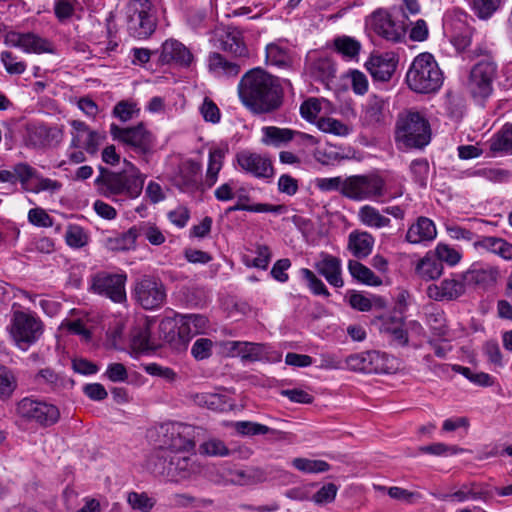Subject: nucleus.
<instances>
[{"label": "nucleus", "mask_w": 512, "mask_h": 512, "mask_svg": "<svg viewBox=\"0 0 512 512\" xmlns=\"http://www.w3.org/2000/svg\"><path fill=\"white\" fill-rule=\"evenodd\" d=\"M299 273L306 281L308 288L314 295H321L326 298L330 296V292L323 281L319 279L313 271L308 268H301Z\"/></svg>", "instance_id": "obj_56"}, {"label": "nucleus", "mask_w": 512, "mask_h": 512, "mask_svg": "<svg viewBox=\"0 0 512 512\" xmlns=\"http://www.w3.org/2000/svg\"><path fill=\"white\" fill-rule=\"evenodd\" d=\"M71 130L72 148H83L88 154L95 155L101 143L105 140V135L96 130H92L85 122L80 120H71L69 122Z\"/></svg>", "instance_id": "obj_16"}, {"label": "nucleus", "mask_w": 512, "mask_h": 512, "mask_svg": "<svg viewBox=\"0 0 512 512\" xmlns=\"http://www.w3.org/2000/svg\"><path fill=\"white\" fill-rule=\"evenodd\" d=\"M133 294L137 303L146 310L161 307L166 299L163 283L150 276H144L135 282Z\"/></svg>", "instance_id": "obj_14"}, {"label": "nucleus", "mask_w": 512, "mask_h": 512, "mask_svg": "<svg viewBox=\"0 0 512 512\" xmlns=\"http://www.w3.org/2000/svg\"><path fill=\"white\" fill-rule=\"evenodd\" d=\"M60 328L70 334L80 336L85 341H89L91 338V332L83 319H65L62 321Z\"/></svg>", "instance_id": "obj_61"}, {"label": "nucleus", "mask_w": 512, "mask_h": 512, "mask_svg": "<svg viewBox=\"0 0 512 512\" xmlns=\"http://www.w3.org/2000/svg\"><path fill=\"white\" fill-rule=\"evenodd\" d=\"M410 172L413 180L421 188H426L430 175V167L428 160L425 158L415 159L410 164Z\"/></svg>", "instance_id": "obj_51"}, {"label": "nucleus", "mask_w": 512, "mask_h": 512, "mask_svg": "<svg viewBox=\"0 0 512 512\" xmlns=\"http://www.w3.org/2000/svg\"><path fill=\"white\" fill-rule=\"evenodd\" d=\"M127 502L133 510L140 512H150L156 504L155 498L148 496L145 492L135 491L127 494Z\"/></svg>", "instance_id": "obj_52"}, {"label": "nucleus", "mask_w": 512, "mask_h": 512, "mask_svg": "<svg viewBox=\"0 0 512 512\" xmlns=\"http://www.w3.org/2000/svg\"><path fill=\"white\" fill-rule=\"evenodd\" d=\"M238 201L235 205L229 207L227 209V213L233 212V211H248V212H255V213H275L280 214L285 210V206L283 205H272L268 203H258L254 205H248L247 202H249V196L245 194L239 193L237 195Z\"/></svg>", "instance_id": "obj_33"}, {"label": "nucleus", "mask_w": 512, "mask_h": 512, "mask_svg": "<svg viewBox=\"0 0 512 512\" xmlns=\"http://www.w3.org/2000/svg\"><path fill=\"white\" fill-rule=\"evenodd\" d=\"M16 413L23 420L34 422L42 427L52 426L60 418L57 406L31 397H25L17 403Z\"/></svg>", "instance_id": "obj_10"}, {"label": "nucleus", "mask_w": 512, "mask_h": 512, "mask_svg": "<svg viewBox=\"0 0 512 512\" xmlns=\"http://www.w3.org/2000/svg\"><path fill=\"white\" fill-rule=\"evenodd\" d=\"M443 80V73L438 63L434 56L427 52L415 57L406 75L409 88L422 94L438 91Z\"/></svg>", "instance_id": "obj_4"}, {"label": "nucleus", "mask_w": 512, "mask_h": 512, "mask_svg": "<svg viewBox=\"0 0 512 512\" xmlns=\"http://www.w3.org/2000/svg\"><path fill=\"white\" fill-rule=\"evenodd\" d=\"M242 103L256 114L270 113L282 104V88L278 78L260 68L247 72L238 85Z\"/></svg>", "instance_id": "obj_1"}, {"label": "nucleus", "mask_w": 512, "mask_h": 512, "mask_svg": "<svg viewBox=\"0 0 512 512\" xmlns=\"http://www.w3.org/2000/svg\"><path fill=\"white\" fill-rule=\"evenodd\" d=\"M110 134L114 140L131 147L139 154L145 155L153 150L155 137L143 123L131 127H119L112 123Z\"/></svg>", "instance_id": "obj_12"}, {"label": "nucleus", "mask_w": 512, "mask_h": 512, "mask_svg": "<svg viewBox=\"0 0 512 512\" xmlns=\"http://www.w3.org/2000/svg\"><path fill=\"white\" fill-rule=\"evenodd\" d=\"M202 166L199 162L188 160L179 169L176 185L183 192H195L201 187Z\"/></svg>", "instance_id": "obj_22"}, {"label": "nucleus", "mask_w": 512, "mask_h": 512, "mask_svg": "<svg viewBox=\"0 0 512 512\" xmlns=\"http://www.w3.org/2000/svg\"><path fill=\"white\" fill-rule=\"evenodd\" d=\"M15 183L20 182L24 191L30 192L32 187L30 181L38 177V171L27 163H17L13 166Z\"/></svg>", "instance_id": "obj_48"}, {"label": "nucleus", "mask_w": 512, "mask_h": 512, "mask_svg": "<svg viewBox=\"0 0 512 512\" xmlns=\"http://www.w3.org/2000/svg\"><path fill=\"white\" fill-rule=\"evenodd\" d=\"M291 464L295 469L306 474L323 473L330 469L329 463L324 460H314L303 457L294 458Z\"/></svg>", "instance_id": "obj_46"}, {"label": "nucleus", "mask_w": 512, "mask_h": 512, "mask_svg": "<svg viewBox=\"0 0 512 512\" xmlns=\"http://www.w3.org/2000/svg\"><path fill=\"white\" fill-rule=\"evenodd\" d=\"M33 381L45 391H55L64 385V379L51 368L39 370Z\"/></svg>", "instance_id": "obj_43"}, {"label": "nucleus", "mask_w": 512, "mask_h": 512, "mask_svg": "<svg viewBox=\"0 0 512 512\" xmlns=\"http://www.w3.org/2000/svg\"><path fill=\"white\" fill-rule=\"evenodd\" d=\"M266 472L258 467L238 469L231 472V481L240 486L256 485L267 481Z\"/></svg>", "instance_id": "obj_37"}, {"label": "nucleus", "mask_w": 512, "mask_h": 512, "mask_svg": "<svg viewBox=\"0 0 512 512\" xmlns=\"http://www.w3.org/2000/svg\"><path fill=\"white\" fill-rule=\"evenodd\" d=\"M262 142L266 145L279 146L294 139L295 131L288 128L267 126L262 128Z\"/></svg>", "instance_id": "obj_42"}, {"label": "nucleus", "mask_w": 512, "mask_h": 512, "mask_svg": "<svg viewBox=\"0 0 512 512\" xmlns=\"http://www.w3.org/2000/svg\"><path fill=\"white\" fill-rule=\"evenodd\" d=\"M126 281L127 275L125 273L100 271L91 277L90 289L115 303H123L127 300Z\"/></svg>", "instance_id": "obj_13"}, {"label": "nucleus", "mask_w": 512, "mask_h": 512, "mask_svg": "<svg viewBox=\"0 0 512 512\" xmlns=\"http://www.w3.org/2000/svg\"><path fill=\"white\" fill-rule=\"evenodd\" d=\"M194 401L199 406L218 412H223L231 408V404L227 402L225 396L215 393L196 394Z\"/></svg>", "instance_id": "obj_44"}, {"label": "nucleus", "mask_w": 512, "mask_h": 512, "mask_svg": "<svg viewBox=\"0 0 512 512\" xmlns=\"http://www.w3.org/2000/svg\"><path fill=\"white\" fill-rule=\"evenodd\" d=\"M219 47L224 52L230 53L236 58L248 56V49L243 41L242 33L233 27H228L219 36Z\"/></svg>", "instance_id": "obj_24"}, {"label": "nucleus", "mask_w": 512, "mask_h": 512, "mask_svg": "<svg viewBox=\"0 0 512 512\" xmlns=\"http://www.w3.org/2000/svg\"><path fill=\"white\" fill-rule=\"evenodd\" d=\"M240 355L242 361H261L267 357L268 347L265 344L242 341Z\"/></svg>", "instance_id": "obj_47"}, {"label": "nucleus", "mask_w": 512, "mask_h": 512, "mask_svg": "<svg viewBox=\"0 0 512 512\" xmlns=\"http://www.w3.org/2000/svg\"><path fill=\"white\" fill-rule=\"evenodd\" d=\"M314 268L330 285L336 288L343 287L342 263L339 258L329 253L321 252L319 260L314 263Z\"/></svg>", "instance_id": "obj_20"}, {"label": "nucleus", "mask_w": 512, "mask_h": 512, "mask_svg": "<svg viewBox=\"0 0 512 512\" xmlns=\"http://www.w3.org/2000/svg\"><path fill=\"white\" fill-rule=\"evenodd\" d=\"M416 273L426 281L434 280L442 275L443 265L436 257L426 255L417 263Z\"/></svg>", "instance_id": "obj_40"}, {"label": "nucleus", "mask_w": 512, "mask_h": 512, "mask_svg": "<svg viewBox=\"0 0 512 512\" xmlns=\"http://www.w3.org/2000/svg\"><path fill=\"white\" fill-rule=\"evenodd\" d=\"M371 27L383 39L397 43L404 39L408 23L400 18L396 7H393L390 11L384 9L375 11L371 16Z\"/></svg>", "instance_id": "obj_11"}, {"label": "nucleus", "mask_w": 512, "mask_h": 512, "mask_svg": "<svg viewBox=\"0 0 512 512\" xmlns=\"http://www.w3.org/2000/svg\"><path fill=\"white\" fill-rule=\"evenodd\" d=\"M367 374H387L394 370L393 359L378 351H366Z\"/></svg>", "instance_id": "obj_38"}, {"label": "nucleus", "mask_w": 512, "mask_h": 512, "mask_svg": "<svg viewBox=\"0 0 512 512\" xmlns=\"http://www.w3.org/2000/svg\"><path fill=\"white\" fill-rule=\"evenodd\" d=\"M160 61L162 63L176 62L189 66L193 60L191 52L179 41L169 39L162 44Z\"/></svg>", "instance_id": "obj_26"}, {"label": "nucleus", "mask_w": 512, "mask_h": 512, "mask_svg": "<svg viewBox=\"0 0 512 512\" xmlns=\"http://www.w3.org/2000/svg\"><path fill=\"white\" fill-rule=\"evenodd\" d=\"M386 102L383 98L372 95L363 106L362 120L367 125H375L384 119Z\"/></svg>", "instance_id": "obj_31"}, {"label": "nucleus", "mask_w": 512, "mask_h": 512, "mask_svg": "<svg viewBox=\"0 0 512 512\" xmlns=\"http://www.w3.org/2000/svg\"><path fill=\"white\" fill-rule=\"evenodd\" d=\"M471 9L481 19L490 18L500 7L501 0H467Z\"/></svg>", "instance_id": "obj_54"}, {"label": "nucleus", "mask_w": 512, "mask_h": 512, "mask_svg": "<svg viewBox=\"0 0 512 512\" xmlns=\"http://www.w3.org/2000/svg\"><path fill=\"white\" fill-rule=\"evenodd\" d=\"M496 74L497 65L490 58L478 61L471 68L466 88L477 102H483L492 94Z\"/></svg>", "instance_id": "obj_9"}, {"label": "nucleus", "mask_w": 512, "mask_h": 512, "mask_svg": "<svg viewBox=\"0 0 512 512\" xmlns=\"http://www.w3.org/2000/svg\"><path fill=\"white\" fill-rule=\"evenodd\" d=\"M490 150L495 154H512V124L506 123L490 139Z\"/></svg>", "instance_id": "obj_36"}, {"label": "nucleus", "mask_w": 512, "mask_h": 512, "mask_svg": "<svg viewBox=\"0 0 512 512\" xmlns=\"http://www.w3.org/2000/svg\"><path fill=\"white\" fill-rule=\"evenodd\" d=\"M128 167L122 172H111L101 168L100 175L94 181L98 193L116 202L117 196H125L127 199L138 198L142 193L146 176L132 163H128Z\"/></svg>", "instance_id": "obj_2"}, {"label": "nucleus", "mask_w": 512, "mask_h": 512, "mask_svg": "<svg viewBox=\"0 0 512 512\" xmlns=\"http://www.w3.org/2000/svg\"><path fill=\"white\" fill-rule=\"evenodd\" d=\"M346 177L316 178L315 186L322 192L337 191L343 197L345 193Z\"/></svg>", "instance_id": "obj_58"}, {"label": "nucleus", "mask_w": 512, "mask_h": 512, "mask_svg": "<svg viewBox=\"0 0 512 512\" xmlns=\"http://www.w3.org/2000/svg\"><path fill=\"white\" fill-rule=\"evenodd\" d=\"M17 387L14 373L5 366H0V399H9Z\"/></svg>", "instance_id": "obj_53"}, {"label": "nucleus", "mask_w": 512, "mask_h": 512, "mask_svg": "<svg viewBox=\"0 0 512 512\" xmlns=\"http://www.w3.org/2000/svg\"><path fill=\"white\" fill-rule=\"evenodd\" d=\"M5 42L12 47H16L25 53H52L53 47L49 40L32 32L20 33L10 31L5 35Z\"/></svg>", "instance_id": "obj_17"}, {"label": "nucleus", "mask_w": 512, "mask_h": 512, "mask_svg": "<svg viewBox=\"0 0 512 512\" xmlns=\"http://www.w3.org/2000/svg\"><path fill=\"white\" fill-rule=\"evenodd\" d=\"M156 9L150 0H130L126 6V29L135 39H147L156 30Z\"/></svg>", "instance_id": "obj_7"}, {"label": "nucleus", "mask_w": 512, "mask_h": 512, "mask_svg": "<svg viewBox=\"0 0 512 512\" xmlns=\"http://www.w3.org/2000/svg\"><path fill=\"white\" fill-rule=\"evenodd\" d=\"M397 67V61L389 54L372 55L366 62V68L377 81H388Z\"/></svg>", "instance_id": "obj_23"}, {"label": "nucleus", "mask_w": 512, "mask_h": 512, "mask_svg": "<svg viewBox=\"0 0 512 512\" xmlns=\"http://www.w3.org/2000/svg\"><path fill=\"white\" fill-rule=\"evenodd\" d=\"M208 320L205 316L199 314L180 315L176 320L164 319L160 323V328L177 327L179 338L187 343L195 335L203 333L207 328Z\"/></svg>", "instance_id": "obj_15"}, {"label": "nucleus", "mask_w": 512, "mask_h": 512, "mask_svg": "<svg viewBox=\"0 0 512 512\" xmlns=\"http://www.w3.org/2000/svg\"><path fill=\"white\" fill-rule=\"evenodd\" d=\"M337 492L338 487L334 483H327L312 496L311 500L318 505L328 504L335 500Z\"/></svg>", "instance_id": "obj_64"}, {"label": "nucleus", "mask_w": 512, "mask_h": 512, "mask_svg": "<svg viewBox=\"0 0 512 512\" xmlns=\"http://www.w3.org/2000/svg\"><path fill=\"white\" fill-rule=\"evenodd\" d=\"M436 259L446 262L450 266H454L461 260V253L447 244L439 243L435 248Z\"/></svg>", "instance_id": "obj_62"}, {"label": "nucleus", "mask_w": 512, "mask_h": 512, "mask_svg": "<svg viewBox=\"0 0 512 512\" xmlns=\"http://www.w3.org/2000/svg\"><path fill=\"white\" fill-rule=\"evenodd\" d=\"M380 331L387 334L398 345L405 346L408 344V333L404 329L402 319L389 317L382 321Z\"/></svg>", "instance_id": "obj_39"}, {"label": "nucleus", "mask_w": 512, "mask_h": 512, "mask_svg": "<svg viewBox=\"0 0 512 512\" xmlns=\"http://www.w3.org/2000/svg\"><path fill=\"white\" fill-rule=\"evenodd\" d=\"M437 230L434 222L427 217H419L406 233V240L411 244H423L436 238Z\"/></svg>", "instance_id": "obj_25"}, {"label": "nucleus", "mask_w": 512, "mask_h": 512, "mask_svg": "<svg viewBox=\"0 0 512 512\" xmlns=\"http://www.w3.org/2000/svg\"><path fill=\"white\" fill-rule=\"evenodd\" d=\"M348 270L354 279L363 284L369 286H379L382 284L380 277L375 275L370 268L356 260H350L348 262Z\"/></svg>", "instance_id": "obj_41"}, {"label": "nucleus", "mask_w": 512, "mask_h": 512, "mask_svg": "<svg viewBox=\"0 0 512 512\" xmlns=\"http://www.w3.org/2000/svg\"><path fill=\"white\" fill-rule=\"evenodd\" d=\"M227 153V145H220L210 149L208 157V166L204 181V185L207 188H211L216 184L218 180V174L223 167L224 159Z\"/></svg>", "instance_id": "obj_28"}, {"label": "nucleus", "mask_w": 512, "mask_h": 512, "mask_svg": "<svg viewBox=\"0 0 512 512\" xmlns=\"http://www.w3.org/2000/svg\"><path fill=\"white\" fill-rule=\"evenodd\" d=\"M234 429L243 436L264 435L272 431L266 425L251 421H237L234 423Z\"/></svg>", "instance_id": "obj_59"}, {"label": "nucleus", "mask_w": 512, "mask_h": 512, "mask_svg": "<svg viewBox=\"0 0 512 512\" xmlns=\"http://www.w3.org/2000/svg\"><path fill=\"white\" fill-rule=\"evenodd\" d=\"M210 71L217 77H235L240 72V63L227 60L222 54L214 52L209 55Z\"/></svg>", "instance_id": "obj_29"}, {"label": "nucleus", "mask_w": 512, "mask_h": 512, "mask_svg": "<svg viewBox=\"0 0 512 512\" xmlns=\"http://www.w3.org/2000/svg\"><path fill=\"white\" fill-rule=\"evenodd\" d=\"M7 330L14 345L22 351H27L41 338L44 325L35 313L14 310Z\"/></svg>", "instance_id": "obj_6"}, {"label": "nucleus", "mask_w": 512, "mask_h": 512, "mask_svg": "<svg viewBox=\"0 0 512 512\" xmlns=\"http://www.w3.org/2000/svg\"><path fill=\"white\" fill-rule=\"evenodd\" d=\"M477 247L492 252L507 261H512V244L503 238L486 236L475 243Z\"/></svg>", "instance_id": "obj_34"}, {"label": "nucleus", "mask_w": 512, "mask_h": 512, "mask_svg": "<svg viewBox=\"0 0 512 512\" xmlns=\"http://www.w3.org/2000/svg\"><path fill=\"white\" fill-rule=\"evenodd\" d=\"M236 160L243 171L256 178H270L274 174L272 163L265 155L242 151L237 154Z\"/></svg>", "instance_id": "obj_19"}, {"label": "nucleus", "mask_w": 512, "mask_h": 512, "mask_svg": "<svg viewBox=\"0 0 512 512\" xmlns=\"http://www.w3.org/2000/svg\"><path fill=\"white\" fill-rule=\"evenodd\" d=\"M319 130L324 133H330L336 136H346L349 134V128L340 120L331 117H321L316 123Z\"/></svg>", "instance_id": "obj_55"}, {"label": "nucleus", "mask_w": 512, "mask_h": 512, "mask_svg": "<svg viewBox=\"0 0 512 512\" xmlns=\"http://www.w3.org/2000/svg\"><path fill=\"white\" fill-rule=\"evenodd\" d=\"M430 140V125L422 114L412 111L399 114L395 128V142L399 148L421 149Z\"/></svg>", "instance_id": "obj_5"}, {"label": "nucleus", "mask_w": 512, "mask_h": 512, "mask_svg": "<svg viewBox=\"0 0 512 512\" xmlns=\"http://www.w3.org/2000/svg\"><path fill=\"white\" fill-rule=\"evenodd\" d=\"M53 11L60 23H68L74 18L79 19L83 8L78 0H54Z\"/></svg>", "instance_id": "obj_35"}, {"label": "nucleus", "mask_w": 512, "mask_h": 512, "mask_svg": "<svg viewBox=\"0 0 512 512\" xmlns=\"http://www.w3.org/2000/svg\"><path fill=\"white\" fill-rule=\"evenodd\" d=\"M65 241L71 248L79 249L89 242V234L79 225H69L65 231Z\"/></svg>", "instance_id": "obj_50"}, {"label": "nucleus", "mask_w": 512, "mask_h": 512, "mask_svg": "<svg viewBox=\"0 0 512 512\" xmlns=\"http://www.w3.org/2000/svg\"><path fill=\"white\" fill-rule=\"evenodd\" d=\"M418 451L423 454H431L435 456H448L462 453L464 449L456 445H447L444 443H433L426 446H420Z\"/></svg>", "instance_id": "obj_60"}, {"label": "nucleus", "mask_w": 512, "mask_h": 512, "mask_svg": "<svg viewBox=\"0 0 512 512\" xmlns=\"http://www.w3.org/2000/svg\"><path fill=\"white\" fill-rule=\"evenodd\" d=\"M314 74L320 81L328 84L332 79L335 78V64L329 58H319L314 63Z\"/></svg>", "instance_id": "obj_57"}, {"label": "nucleus", "mask_w": 512, "mask_h": 512, "mask_svg": "<svg viewBox=\"0 0 512 512\" xmlns=\"http://www.w3.org/2000/svg\"><path fill=\"white\" fill-rule=\"evenodd\" d=\"M357 217L364 226L373 229L385 228L391 223L390 218L383 215L376 207L368 204L359 208Z\"/></svg>", "instance_id": "obj_32"}, {"label": "nucleus", "mask_w": 512, "mask_h": 512, "mask_svg": "<svg viewBox=\"0 0 512 512\" xmlns=\"http://www.w3.org/2000/svg\"><path fill=\"white\" fill-rule=\"evenodd\" d=\"M374 237L367 231H352L348 236V250L358 259L366 258L372 252Z\"/></svg>", "instance_id": "obj_27"}, {"label": "nucleus", "mask_w": 512, "mask_h": 512, "mask_svg": "<svg viewBox=\"0 0 512 512\" xmlns=\"http://www.w3.org/2000/svg\"><path fill=\"white\" fill-rule=\"evenodd\" d=\"M487 496L488 492L485 491L479 483L470 482L461 485V487L457 491L444 495L442 499L451 502H464L469 499H486Z\"/></svg>", "instance_id": "obj_30"}, {"label": "nucleus", "mask_w": 512, "mask_h": 512, "mask_svg": "<svg viewBox=\"0 0 512 512\" xmlns=\"http://www.w3.org/2000/svg\"><path fill=\"white\" fill-rule=\"evenodd\" d=\"M139 108H137L136 103L132 101H120L113 108V115L122 122H127L134 117L138 116Z\"/></svg>", "instance_id": "obj_63"}, {"label": "nucleus", "mask_w": 512, "mask_h": 512, "mask_svg": "<svg viewBox=\"0 0 512 512\" xmlns=\"http://www.w3.org/2000/svg\"><path fill=\"white\" fill-rule=\"evenodd\" d=\"M335 50L346 59H355L361 50V43L350 36H339L333 41Z\"/></svg>", "instance_id": "obj_45"}, {"label": "nucleus", "mask_w": 512, "mask_h": 512, "mask_svg": "<svg viewBox=\"0 0 512 512\" xmlns=\"http://www.w3.org/2000/svg\"><path fill=\"white\" fill-rule=\"evenodd\" d=\"M139 237V229L131 227L127 232L115 238L108 239V246L112 250H129L135 246Z\"/></svg>", "instance_id": "obj_49"}, {"label": "nucleus", "mask_w": 512, "mask_h": 512, "mask_svg": "<svg viewBox=\"0 0 512 512\" xmlns=\"http://www.w3.org/2000/svg\"><path fill=\"white\" fill-rule=\"evenodd\" d=\"M465 281L462 274L453 275L442 280L439 284H430L427 295L435 301H451L465 293Z\"/></svg>", "instance_id": "obj_18"}, {"label": "nucleus", "mask_w": 512, "mask_h": 512, "mask_svg": "<svg viewBox=\"0 0 512 512\" xmlns=\"http://www.w3.org/2000/svg\"><path fill=\"white\" fill-rule=\"evenodd\" d=\"M462 275L465 285H475L487 289L497 282L499 270L488 264L475 263Z\"/></svg>", "instance_id": "obj_21"}, {"label": "nucleus", "mask_w": 512, "mask_h": 512, "mask_svg": "<svg viewBox=\"0 0 512 512\" xmlns=\"http://www.w3.org/2000/svg\"><path fill=\"white\" fill-rule=\"evenodd\" d=\"M344 197L353 201H378L386 194V181L377 173L346 177Z\"/></svg>", "instance_id": "obj_8"}, {"label": "nucleus", "mask_w": 512, "mask_h": 512, "mask_svg": "<svg viewBox=\"0 0 512 512\" xmlns=\"http://www.w3.org/2000/svg\"><path fill=\"white\" fill-rule=\"evenodd\" d=\"M190 426L176 423L171 427V436L173 438L171 447L177 452L159 450L156 454L157 462L154 464L153 471L167 476H175L177 471L188 469L189 459L183 456L180 451L192 450L195 446L190 438Z\"/></svg>", "instance_id": "obj_3"}]
</instances>
